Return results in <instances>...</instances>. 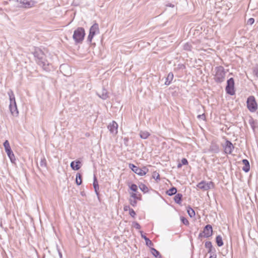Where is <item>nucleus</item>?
Returning <instances> with one entry per match:
<instances>
[{"label": "nucleus", "mask_w": 258, "mask_h": 258, "mask_svg": "<svg viewBox=\"0 0 258 258\" xmlns=\"http://www.w3.org/2000/svg\"><path fill=\"white\" fill-rule=\"evenodd\" d=\"M234 84V80L233 78H231L227 80L225 90L228 94L230 95L235 94Z\"/></svg>", "instance_id": "6"}, {"label": "nucleus", "mask_w": 258, "mask_h": 258, "mask_svg": "<svg viewBox=\"0 0 258 258\" xmlns=\"http://www.w3.org/2000/svg\"><path fill=\"white\" fill-rule=\"evenodd\" d=\"M181 165H186L188 164L187 160L186 158H182L181 160Z\"/></svg>", "instance_id": "45"}, {"label": "nucleus", "mask_w": 258, "mask_h": 258, "mask_svg": "<svg viewBox=\"0 0 258 258\" xmlns=\"http://www.w3.org/2000/svg\"><path fill=\"white\" fill-rule=\"evenodd\" d=\"M177 192V189L175 187H172L167 190L166 192V194L169 196H172Z\"/></svg>", "instance_id": "23"}, {"label": "nucleus", "mask_w": 258, "mask_h": 258, "mask_svg": "<svg viewBox=\"0 0 258 258\" xmlns=\"http://www.w3.org/2000/svg\"><path fill=\"white\" fill-rule=\"evenodd\" d=\"M197 117L199 119H203V120H205L206 119L205 115L204 113H203L202 114L198 115Z\"/></svg>", "instance_id": "46"}, {"label": "nucleus", "mask_w": 258, "mask_h": 258, "mask_svg": "<svg viewBox=\"0 0 258 258\" xmlns=\"http://www.w3.org/2000/svg\"><path fill=\"white\" fill-rule=\"evenodd\" d=\"M141 169V176L145 175L149 171L148 169L146 166H143Z\"/></svg>", "instance_id": "35"}, {"label": "nucleus", "mask_w": 258, "mask_h": 258, "mask_svg": "<svg viewBox=\"0 0 258 258\" xmlns=\"http://www.w3.org/2000/svg\"><path fill=\"white\" fill-rule=\"evenodd\" d=\"M152 254L156 258H162V256L159 251L153 247L151 248Z\"/></svg>", "instance_id": "22"}, {"label": "nucleus", "mask_w": 258, "mask_h": 258, "mask_svg": "<svg viewBox=\"0 0 258 258\" xmlns=\"http://www.w3.org/2000/svg\"><path fill=\"white\" fill-rule=\"evenodd\" d=\"M203 234H204L203 232L202 233H200L199 235V238H201V237H202L203 236H204Z\"/></svg>", "instance_id": "52"}, {"label": "nucleus", "mask_w": 258, "mask_h": 258, "mask_svg": "<svg viewBox=\"0 0 258 258\" xmlns=\"http://www.w3.org/2000/svg\"><path fill=\"white\" fill-rule=\"evenodd\" d=\"M37 63L42 67L43 70L46 72H50L53 69L51 63L45 58V55L44 52L39 48H35L33 52Z\"/></svg>", "instance_id": "1"}, {"label": "nucleus", "mask_w": 258, "mask_h": 258, "mask_svg": "<svg viewBox=\"0 0 258 258\" xmlns=\"http://www.w3.org/2000/svg\"><path fill=\"white\" fill-rule=\"evenodd\" d=\"M4 146L6 152L11 149L9 142L8 140H6L5 141V142L4 143Z\"/></svg>", "instance_id": "32"}, {"label": "nucleus", "mask_w": 258, "mask_h": 258, "mask_svg": "<svg viewBox=\"0 0 258 258\" xmlns=\"http://www.w3.org/2000/svg\"><path fill=\"white\" fill-rule=\"evenodd\" d=\"M246 105L248 109L251 112H254L257 110V104L253 96H250L247 98Z\"/></svg>", "instance_id": "5"}, {"label": "nucleus", "mask_w": 258, "mask_h": 258, "mask_svg": "<svg viewBox=\"0 0 258 258\" xmlns=\"http://www.w3.org/2000/svg\"><path fill=\"white\" fill-rule=\"evenodd\" d=\"M139 187L140 190L145 194L148 192L149 191L148 187L144 183H140L139 185Z\"/></svg>", "instance_id": "28"}, {"label": "nucleus", "mask_w": 258, "mask_h": 258, "mask_svg": "<svg viewBox=\"0 0 258 258\" xmlns=\"http://www.w3.org/2000/svg\"><path fill=\"white\" fill-rule=\"evenodd\" d=\"M8 95H9L10 100V104L9 107L11 113L14 116L17 117L19 115V111L17 108L14 93L12 90H10L8 92Z\"/></svg>", "instance_id": "2"}, {"label": "nucleus", "mask_w": 258, "mask_h": 258, "mask_svg": "<svg viewBox=\"0 0 258 258\" xmlns=\"http://www.w3.org/2000/svg\"><path fill=\"white\" fill-rule=\"evenodd\" d=\"M180 220H181V221L182 222V223L184 225L186 226L189 224V222L186 218H185L184 217H181Z\"/></svg>", "instance_id": "36"}, {"label": "nucleus", "mask_w": 258, "mask_h": 258, "mask_svg": "<svg viewBox=\"0 0 258 258\" xmlns=\"http://www.w3.org/2000/svg\"><path fill=\"white\" fill-rule=\"evenodd\" d=\"M131 208H130L129 206H125L123 208V210L124 211H129Z\"/></svg>", "instance_id": "47"}, {"label": "nucleus", "mask_w": 258, "mask_h": 258, "mask_svg": "<svg viewBox=\"0 0 258 258\" xmlns=\"http://www.w3.org/2000/svg\"><path fill=\"white\" fill-rule=\"evenodd\" d=\"M215 74L214 79L217 83H221L225 81L226 72L222 66L216 67L215 68Z\"/></svg>", "instance_id": "3"}, {"label": "nucleus", "mask_w": 258, "mask_h": 258, "mask_svg": "<svg viewBox=\"0 0 258 258\" xmlns=\"http://www.w3.org/2000/svg\"><path fill=\"white\" fill-rule=\"evenodd\" d=\"M153 178H154L156 180H159L160 179V175L158 173L156 172H154L153 174Z\"/></svg>", "instance_id": "39"}, {"label": "nucleus", "mask_w": 258, "mask_h": 258, "mask_svg": "<svg viewBox=\"0 0 258 258\" xmlns=\"http://www.w3.org/2000/svg\"><path fill=\"white\" fill-rule=\"evenodd\" d=\"M22 5L20 7L29 9L33 7L36 2L33 0H13Z\"/></svg>", "instance_id": "7"}, {"label": "nucleus", "mask_w": 258, "mask_h": 258, "mask_svg": "<svg viewBox=\"0 0 258 258\" xmlns=\"http://www.w3.org/2000/svg\"><path fill=\"white\" fill-rule=\"evenodd\" d=\"M205 247L208 249V253L212 252L213 249H214V251H215V249L213 247V245L211 241H206L205 242Z\"/></svg>", "instance_id": "21"}, {"label": "nucleus", "mask_w": 258, "mask_h": 258, "mask_svg": "<svg viewBox=\"0 0 258 258\" xmlns=\"http://www.w3.org/2000/svg\"><path fill=\"white\" fill-rule=\"evenodd\" d=\"M141 236L145 240L147 246L151 247L153 245V243L152 241L150 240L147 236L143 234H142Z\"/></svg>", "instance_id": "25"}, {"label": "nucleus", "mask_w": 258, "mask_h": 258, "mask_svg": "<svg viewBox=\"0 0 258 258\" xmlns=\"http://www.w3.org/2000/svg\"><path fill=\"white\" fill-rule=\"evenodd\" d=\"M242 162L244 165L242 170L245 172H248L250 170V164L248 160L244 159L242 160Z\"/></svg>", "instance_id": "18"}, {"label": "nucleus", "mask_w": 258, "mask_h": 258, "mask_svg": "<svg viewBox=\"0 0 258 258\" xmlns=\"http://www.w3.org/2000/svg\"><path fill=\"white\" fill-rule=\"evenodd\" d=\"M108 129L110 133L112 134H116L117 133L118 124L115 121H112L107 126Z\"/></svg>", "instance_id": "11"}, {"label": "nucleus", "mask_w": 258, "mask_h": 258, "mask_svg": "<svg viewBox=\"0 0 258 258\" xmlns=\"http://www.w3.org/2000/svg\"><path fill=\"white\" fill-rule=\"evenodd\" d=\"M254 22V19L252 18H250L248 19L247 21V24L249 25H252Z\"/></svg>", "instance_id": "43"}, {"label": "nucleus", "mask_w": 258, "mask_h": 258, "mask_svg": "<svg viewBox=\"0 0 258 258\" xmlns=\"http://www.w3.org/2000/svg\"><path fill=\"white\" fill-rule=\"evenodd\" d=\"M131 197L133 198V199L135 200H141V195L140 194L139 196L137 195V194L132 192L131 194Z\"/></svg>", "instance_id": "34"}, {"label": "nucleus", "mask_w": 258, "mask_h": 258, "mask_svg": "<svg viewBox=\"0 0 258 258\" xmlns=\"http://www.w3.org/2000/svg\"><path fill=\"white\" fill-rule=\"evenodd\" d=\"M133 226L137 229H140L141 228V226L139 223L137 222H134L133 223Z\"/></svg>", "instance_id": "44"}, {"label": "nucleus", "mask_w": 258, "mask_h": 258, "mask_svg": "<svg viewBox=\"0 0 258 258\" xmlns=\"http://www.w3.org/2000/svg\"><path fill=\"white\" fill-rule=\"evenodd\" d=\"M145 258H149V257H145Z\"/></svg>", "instance_id": "55"}, {"label": "nucleus", "mask_w": 258, "mask_h": 258, "mask_svg": "<svg viewBox=\"0 0 258 258\" xmlns=\"http://www.w3.org/2000/svg\"><path fill=\"white\" fill-rule=\"evenodd\" d=\"M40 165L42 167H46L47 165L46 160L44 157L41 158Z\"/></svg>", "instance_id": "33"}, {"label": "nucleus", "mask_w": 258, "mask_h": 258, "mask_svg": "<svg viewBox=\"0 0 258 258\" xmlns=\"http://www.w3.org/2000/svg\"><path fill=\"white\" fill-rule=\"evenodd\" d=\"M129 214L130 216L133 218H135L136 215L135 211L133 209H131L129 210Z\"/></svg>", "instance_id": "41"}, {"label": "nucleus", "mask_w": 258, "mask_h": 258, "mask_svg": "<svg viewBox=\"0 0 258 258\" xmlns=\"http://www.w3.org/2000/svg\"><path fill=\"white\" fill-rule=\"evenodd\" d=\"M69 68V67L68 66H67V65L62 64V65L60 66V68L61 69H63L64 68Z\"/></svg>", "instance_id": "50"}, {"label": "nucleus", "mask_w": 258, "mask_h": 258, "mask_svg": "<svg viewBox=\"0 0 258 258\" xmlns=\"http://www.w3.org/2000/svg\"><path fill=\"white\" fill-rule=\"evenodd\" d=\"M150 135V133L147 131H140V137L141 138L143 139H147L149 136Z\"/></svg>", "instance_id": "26"}, {"label": "nucleus", "mask_w": 258, "mask_h": 258, "mask_svg": "<svg viewBox=\"0 0 258 258\" xmlns=\"http://www.w3.org/2000/svg\"><path fill=\"white\" fill-rule=\"evenodd\" d=\"M94 35L89 33L88 36V37H87V41L89 43H91L92 42V40L94 37Z\"/></svg>", "instance_id": "42"}, {"label": "nucleus", "mask_w": 258, "mask_h": 258, "mask_svg": "<svg viewBox=\"0 0 258 258\" xmlns=\"http://www.w3.org/2000/svg\"><path fill=\"white\" fill-rule=\"evenodd\" d=\"M214 186L213 183L212 181L206 182L204 181H202L197 185V187L204 190H207Z\"/></svg>", "instance_id": "8"}, {"label": "nucleus", "mask_w": 258, "mask_h": 258, "mask_svg": "<svg viewBox=\"0 0 258 258\" xmlns=\"http://www.w3.org/2000/svg\"><path fill=\"white\" fill-rule=\"evenodd\" d=\"M224 152L227 154H231L234 147L232 143L229 140H226L225 145L223 146Z\"/></svg>", "instance_id": "9"}, {"label": "nucleus", "mask_w": 258, "mask_h": 258, "mask_svg": "<svg viewBox=\"0 0 258 258\" xmlns=\"http://www.w3.org/2000/svg\"><path fill=\"white\" fill-rule=\"evenodd\" d=\"M167 6L172 8H173L174 7V6L172 4H169L168 5H167Z\"/></svg>", "instance_id": "53"}, {"label": "nucleus", "mask_w": 258, "mask_h": 258, "mask_svg": "<svg viewBox=\"0 0 258 258\" xmlns=\"http://www.w3.org/2000/svg\"><path fill=\"white\" fill-rule=\"evenodd\" d=\"M93 185V187H94V190H95V194L97 196V197L99 198V184H98V183L97 179V178H96L95 175L94 176Z\"/></svg>", "instance_id": "17"}, {"label": "nucleus", "mask_w": 258, "mask_h": 258, "mask_svg": "<svg viewBox=\"0 0 258 258\" xmlns=\"http://www.w3.org/2000/svg\"><path fill=\"white\" fill-rule=\"evenodd\" d=\"M173 74L172 72L169 73L166 77L165 85L166 86L169 85L173 79Z\"/></svg>", "instance_id": "19"}, {"label": "nucleus", "mask_w": 258, "mask_h": 258, "mask_svg": "<svg viewBox=\"0 0 258 258\" xmlns=\"http://www.w3.org/2000/svg\"><path fill=\"white\" fill-rule=\"evenodd\" d=\"M204 237L206 238H209L213 234V228L212 226L208 224L205 226L203 230Z\"/></svg>", "instance_id": "10"}, {"label": "nucleus", "mask_w": 258, "mask_h": 258, "mask_svg": "<svg viewBox=\"0 0 258 258\" xmlns=\"http://www.w3.org/2000/svg\"><path fill=\"white\" fill-rule=\"evenodd\" d=\"M130 204H131L132 206H133V207H135V206H136V205H137V202L136 200H135V199H130Z\"/></svg>", "instance_id": "40"}, {"label": "nucleus", "mask_w": 258, "mask_h": 258, "mask_svg": "<svg viewBox=\"0 0 258 258\" xmlns=\"http://www.w3.org/2000/svg\"><path fill=\"white\" fill-rule=\"evenodd\" d=\"M97 95L103 100H105L109 97L107 91L104 88H103L100 92H97Z\"/></svg>", "instance_id": "13"}, {"label": "nucleus", "mask_w": 258, "mask_h": 258, "mask_svg": "<svg viewBox=\"0 0 258 258\" xmlns=\"http://www.w3.org/2000/svg\"><path fill=\"white\" fill-rule=\"evenodd\" d=\"M57 251H58V254H59V257L60 258H62V253L60 252L59 249L58 248V246H57Z\"/></svg>", "instance_id": "49"}, {"label": "nucleus", "mask_w": 258, "mask_h": 258, "mask_svg": "<svg viewBox=\"0 0 258 258\" xmlns=\"http://www.w3.org/2000/svg\"><path fill=\"white\" fill-rule=\"evenodd\" d=\"M6 153L8 155V156L9 157L11 161L13 163L15 160V157L12 150L11 149L10 150H9L7 152H6Z\"/></svg>", "instance_id": "27"}, {"label": "nucleus", "mask_w": 258, "mask_h": 258, "mask_svg": "<svg viewBox=\"0 0 258 258\" xmlns=\"http://www.w3.org/2000/svg\"><path fill=\"white\" fill-rule=\"evenodd\" d=\"M249 123L250 124V125L251 126V127H253V124L254 123V120L252 118H251L250 119H249Z\"/></svg>", "instance_id": "48"}, {"label": "nucleus", "mask_w": 258, "mask_h": 258, "mask_svg": "<svg viewBox=\"0 0 258 258\" xmlns=\"http://www.w3.org/2000/svg\"><path fill=\"white\" fill-rule=\"evenodd\" d=\"M85 31L83 27H78L76 29L73 35V38L76 44L82 43L85 36Z\"/></svg>", "instance_id": "4"}, {"label": "nucleus", "mask_w": 258, "mask_h": 258, "mask_svg": "<svg viewBox=\"0 0 258 258\" xmlns=\"http://www.w3.org/2000/svg\"><path fill=\"white\" fill-rule=\"evenodd\" d=\"M81 162L79 160L73 161L71 163L70 166L74 170H78L81 168Z\"/></svg>", "instance_id": "16"}, {"label": "nucleus", "mask_w": 258, "mask_h": 258, "mask_svg": "<svg viewBox=\"0 0 258 258\" xmlns=\"http://www.w3.org/2000/svg\"><path fill=\"white\" fill-rule=\"evenodd\" d=\"M187 212L190 217L192 218L195 216V212L190 206L187 208Z\"/></svg>", "instance_id": "30"}, {"label": "nucleus", "mask_w": 258, "mask_h": 258, "mask_svg": "<svg viewBox=\"0 0 258 258\" xmlns=\"http://www.w3.org/2000/svg\"><path fill=\"white\" fill-rule=\"evenodd\" d=\"M216 242L217 245L219 247H221L223 245L222 238L220 235H218L216 236Z\"/></svg>", "instance_id": "29"}, {"label": "nucleus", "mask_w": 258, "mask_h": 258, "mask_svg": "<svg viewBox=\"0 0 258 258\" xmlns=\"http://www.w3.org/2000/svg\"><path fill=\"white\" fill-rule=\"evenodd\" d=\"M182 198V195L178 193L176 194L174 198V202L177 204H180L181 203Z\"/></svg>", "instance_id": "20"}, {"label": "nucleus", "mask_w": 258, "mask_h": 258, "mask_svg": "<svg viewBox=\"0 0 258 258\" xmlns=\"http://www.w3.org/2000/svg\"><path fill=\"white\" fill-rule=\"evenodd\" d=\"M128 167L134 172L141 176L142 171L141 168L137 167V166L132 163H130L128 165Z\"/></svg>", "instance_id": "15"}, {"label": "nucleus", "mask_w": 258, "mask_h": 258, "mask_svg": "<svg viewBox=\"0 0 258 258\" xmlns=\"http://www.w3.org/2000/svg\"><path fill=\"white\" fill-rule=\"evenodd\" d=\"M182 165H181V163H179L177 164V168H181V167H182Z\"/></svg>", "instance_id": "51"}, {"label": "nucleus", "mask_w": 258, "mask_h": 258, "mask_svg": "<svg viewBox=\"0 0 258 258\" xmlns=\"http://www.w3.org/2000/svg\"><path fill=\"white\" fill-rule=\"evenodd\" d=\"M209 258H216V255H211Z\"/></svg>", "instance_id": "54"}, {"label": "nucleus", "mask_w": 258, "mask_h": 258, "mask_svg": "<svg viewBox=\"0 0 258 258\" xmlns=\"http://www.w3.org/2000/svg\"><path fill=\"white\" fill-rule=\"evenodd\" d=\"M130 188L132 191H133L134 192H136L138 190L137 185L134 183L132 184L130 186Z\"/></svg>", "instance_id": "37"}, {"label": "nucleus", "mask_w": 258, "mask_h": 258, "mask_svg": "<svg viewBox=\"0 0 258 258\" xmlns=\"http://www.w3.org/2000/svg\"><path fill=\"white\" fill-rule=\"evenodd\" d=\"M99 32V26L97 23L94 24L90 28L89 33L95 35L96 34L98 33Z\"/></svg>", "instance_id": "14"}, {"label": "nucleus", "mask_w": 258, "mask_h": 258, "mask_svg": "<svg viewBox=\"0 0 258 258\" xmlns=\"http://www.w3.org/2000/svg\"><path fill=\"white\" fill-rule=\"evenodd\" d=\"M192 48L191 44L189 42L185 43L183 46V49L186 51H191Z\"/></svg>", "instance_id": "31"}, {"label": "nucleus", "mask_w": 258, "mask_h": 258, "mask_svg": "<svg viewBox=\"0 0 258 258\" xmlns=\"http://www.w3.org/2000/svg\"><path fill=\"white\" fill-rule=\"evenodd\" d=\"M209 151L214 153H219L220 151L219 146L215 142H212L209 148Z\"/></svg>", "instance_id": "12"}, {"label": "nucleus", "mask_w": 258, "mask_h": 258, "mask_svg": "<svg viewBox=\"0 0 258 258\" xmlns=\"http://www.w3.org/2000/svg\"><path fill=\"white\" fill-rule=\"evenodd\" d=\"M76 183L78 185H80L82 183V176L80 173H77L76 177Z\"/></svg>", "instance_id": "24"}, {"label": "nucleus", "mask_w": 258, "mask_h": 258, "mask_svg": "<svg viewBox=\"0 0 258 258\" xmlns=\"http://www.w3.org/2000/svg\"><path fill=\"white\" fill-rule=\"evenodd\" d=\"M253 73L254 75L258 78V65L255 66L253 69Z\"/></svg>", "instance_id": "38"}]
</instances>
